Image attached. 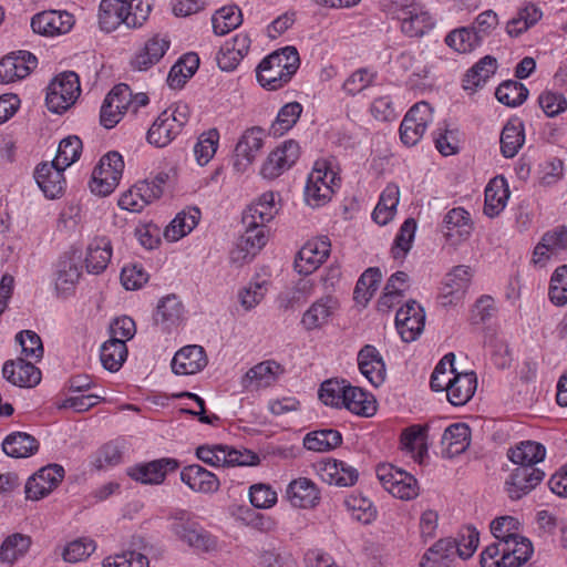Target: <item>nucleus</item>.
I'll return each instance as SVG.
<instances>
[{"mask_svg":"<svg viewBox=\"0 0 567 567\" xmlns=\"http://www.w3.org/2000/svg\"><path fill=\"white\" fill-rule=\"evenodd\" d=\"M454 359V354L449 353L436 364L431 375V388L436 392L445 391L449 402L460 406L473 398L477 379L474 372L457 373Z\"/></svg>","mask_w":567,"mask_h":567,"instance_id":"obj_1","label":"nucleus"},{"mask_svg":"<svg viewBox=\"0 0 567 567\" xmlns=\"http://www.w3.org/2000/svg\"><path fill=\"white\" fill-rule=\"evenodd\" d=\"M300 65L298 51L286 47L266 56L257 68V79L262 87L278 90L287 84Z\"/></svg>","mask_w":567,"mask_h":567,"instance_id":"obj_2","label":"nucleus"},{"mask_svg":"<svg viewBox=\"0 0 567 567\" xmlns=\"http://www.w3.org/2000/svg\"><path fill=\"white\" fill-rule=\"evenodd\" d=\"M339 182L330 163L324 159L317 161L305 186L306 204L312 208L324 206L331 200Z\"/></svg>","mask_w":567,"mask_h":567,"instance_id":"obj_3","label":"nucleus"},{"mask_svg":"<svg viewBox=\"0 0 567 567\" xmlns=\"http://www.w3.org/2000/svg\"><path fill=\"white\" fill-rule=\"evenodd\" d=\"M189 106L176 103L172 109L163 111L147 132V141L156 147L167 146L188 122Z\"/></svg>","mask_w":567,"mask_h":567,"instance_id":"obj_4","label":"nucleus"},{"mask_svg":"<svg viewBox=\"0 0 567 567\" xmlns=\"http://www.w3.org/2000/svg\"><path fill=\"white\" fill-rule=\"evenodd\" d=\"M172 530L179 542L197 554H210L219 549L218 538L184 514L174 518Z\"/></svg>","mask_w":567,"mask_h":567,"instance_id":"obj_5","label":"nucleus"},{"mask_svg":"<svg viewBox=\"0 0 567 567\" xmlns=\"http://www.w3.org/2000/svg\"><path fill=\"white\" fill-rule=\"evenodd\" d=\"M124 171V161L120 153L105 154L92 172L90 189L97 196H109L118 186Z\"/></svg>","mask_w":567,"mask_h":567,"instance_id":"obj_6","label":"nucleus"},{"mask_svg":"<svg viewBox=\"0 0 567 567\" xmlns=\"http://www.w3.org/2000/svg\"><path fill=\"white\" fill-rule=\"evenodd\" d=\"M196 456L210 466H255L260 462L259 456L252 451L236 450L220 444L198 446Z\"/></svg>","mask_w":567,"mask_h":567,"instance_id":"obj_7","label":"nucleus"},{"mask_svg":"<svg viewBox=\"0 0 567 567\" xmlns=\"http://www.w3.org/2000/svg\"><path fill=\"white\" fill-rule=\"evenodd\" d=\"M80 93L78 74L72 71L60 73L48 86L47 106L53 113H62L76 102Z\"/></svg>","mask_w":567,"mask_h":567,"instance_id":"obj_8","label":"nucleus"},{"mask_svg":"<svg viewBox=\"0 0 567 567\" xmlns=\"http://www.w3.org/2000/svg\"><path fill=\"white\" fill-rule=\"evenodd\" d=\"M377 477L384 489L396 498L410 501L420 493L416 478L392 464H380L377 467Z\"/></svg>","mask_w":567,"mask_h":567,"instance_id":"obj_9","label":"nucleus"},{"mask_svg":"<svg viewBox=\"0 0 567 567\" xmlns=\"http://www.w3.org/2000/svg\"><path fill=\"white\" fill-rule=\"evenodd\" d=\"M301 155L300 144L286 140L274 148L262 163L260 174L266 179H275L290 169Z\"/></svg>","mask_w":567,"mask_h":567,"instance_id":"obj_10","label":"nucleus"},{"mask_svg":"<svg viewBox=\"0 0 567 567\" xmlns=\"http://www.w3.org/2000/svg\"><path fill=\"white\" fill-rule=\"evenodd\" d=\"M331 252V241L327 236L309 239L298 251L293 267L299 275L309 276L320 268Z\"/></svg>","mask_w":567,"mask_h":567,"instance_id":"obj_11","label":"nucleus"},{"mask_svg":"<svg viewBox=\"0 0 567 567\" xmlns=\"http://www.w3.org/2000/svg\"><path fill=\"white\" fill-rule=\"evenodd\" d=\"M433 121V109L424 101L414 104L405 114L401 126V141L408 146L416 145Z\"/></svg>","mask_w":567,"mask_h":567,"instance_id":"obj_12","label":"nucleus"},{"mask_svg":"<svg viewBox=\"0 0 567 567\" xmlns=\"http://www.w3.org/2000/svg\"><path fill=\"white\" fill-rule=\"evenodd\" d=\"M268 230L257 225H248L230 251V261L236 266L250 262L266 246Z\"/></svg>","mask_w":567,"mask_h":567,"instance_id":"obj_13","label":"nucleus"},{"mask_svg":"<svg viewBox=\"0 0 567 567\" xmlns=\"http://www.w3.org/2000/svg\"><path fill=\"white\" fill-rule=\"evenodd\" d=\"M473 270L470 266L458 265L453 267L444 277L439 298L445 307L456 306L465 297Z\"/></svg>","mask_w":567,"mask_h":567,"instance_id":"obj_14","label":"nucleus"},{"mask_svg":"<svg viewBox=\"0 0 567 567\" xmlns=\"http://www.w3.org/2000/svg\"><path fill=\"white\" fill-rule=\"evenodd\" d=\"M132 91L126 84L115 85L101 106L100 121L105 128H113L131 107Z\"/></svg>","mask_w":567,"mask_h":567,"instance_id":"obj_15","label":"nucleus"},{"mask_svg":"<svg viewBox=\"0 0 567 567\" xmlns=\"http://www.w3.org/2000/svg\"><path fill=\"white\" fill-rule=\"evenodd\" d=\"M63 477L64 470L58 464L40 468L24 485L25 498L35 502L47 497L59 486Z\"/></svg>","mask_w":567,"mask_h":567,"instance_id":"obj_16","label":"nucleus"},{"mask_svg":"<svg viewBox=\"0 0 567 567\" xmlns=\"http://www.w3.org/2000/svg\"><path fill=\"white\" fill-rule=\"evenodd\" d=\"M82 257L72 250L62 255L54 266V286L59 293H69L78 285L82 275Z\"/></svg>","mask_w":567,"mask_h":567,"instance_id":"obj_17","label":"nucleus"},{"mask_svg":"<svg viewBox=\"0 0 567 567\" xmlns=\"http://www.w3.org/2000/svg\"><path fill=\"white\" fill-rule=\"evenodd\" d=\"M339 301L332 296L315 300L302 313L300 323L306 331H317L328 326L339 310Z\"/></svg>","mask_w":567,"mask_h":567,"instance_id":"obj_18","label":"nucleus"},{"mask_svg":"<svg viewBox=\"0 0 567 567\" xmlns=\"http://www.w3.org/2000/svg\"><path fill=\"white\" fill-rule=\"evenodd\" d=\"M425 324L423 308L415 301H408L395 316V327L404 342L416 340Z\"/></svg>","mask_w":567,"mask_h":567,"instance_id":"obj_19","label":"nucleus"},{"mask_svg":"<svg viewBox=\"0 0 567 567\" xmlns=\"http://www.w3.org/2000/svg\"><path fill=\"white\" fill-rule=\"evenodd\" d=\"M74 18L66 11L48 10L37 13L31 20L32 30L41 35L55 37L68 33Z\"/></svg>","mask_w":567,"mask_h":567,"instance_id":"obj_20","label":"nucleus"},{"mask_svg":"<svg viewBox=\"0 0 567 567\" xmlns=\"http://www.w3.org/2000/svg\"><path fill=\"white\" fill-rule=\"evenodd\" d=\"M262 146V131L258 127L246 130L235 147V169L240 173L246 172L252 165Z\"/></svg>","mask_w":567,"mask_h":567,"instance_id":"obj_21","label":"nucleus"},{"mask_svg":"<svg viewBox=\"0 0 567 567\" xmlns=\"http://www.w3.org/2000/svg\"><path fill=\"white\" fill-rule=\"evenodd\" d=\"M178 462L174 458H159L136 464L127 470L128 476L141 484H162L169 472L176 471Z\"/></svg>","mask_w":567,"mask_h":567,"instance_id":"obj_22","label":"nucleus"},{"mask_svg":"<svg viewBox=\"0 0 567 567\" xmlns=\"http://www.w3.org/2000/svg\"><path fill=\"white\" fill-rule=\"evenodd\" d=\"M37 66V58L28 51L11 53L0 60V83L9 84L27 78Z\"/></svg>","mask_w":567,"mask_h":567,"instance_id":"obj_23","label":"nucleus"},{"mask_svg":"<svg viewBox=\"0 0 567 567\" xmlns=\"http://www.w3.org/2000/svg\"><path fill=\"white\" fill-rule=\"evenodd\" d=\"M316 471L324 483L336 486H352L359 477L357 468L334 458L318 462Z\"/></svg>","mask_w":567,"mask_h":567,"instance_id":"obj_24","label":"nucleus"},{"mask_svg":"<svg viewBox=\"0 0 567 567\" xmlns=\"http://www.w3.org/2000/svg\"><path fill=\"white\" fill-rule=\"evenodd\" d=\"M473 221L467 210L455 207L447 212L443 221V234L450 245L465 241L472 234Z\"/></svg>","mask_w":567,"mask_h":567,"instance_id":"obj_25","label":"nucleus"},{"mask_svg":"<svg viewBox=\"0 0 567 567\" xmlns=\"http://www.w3.org/2000/svg\"><path fill=\"white\" fill-rule=\"evenodd\" d=\"M251 40L248 33L239 32L225 41L217 54V63L223 71L235 70L248 54Z\"/></svg>","mask_w":567,"mask_h":567,"instance_id":"obj_26","label":"nucleus"},{"mask_svg":"<svg viewBox=\"0 0 567 567\" xmlns=\"http://www.w3.org/2000/svg\"><path fill=\"white\" fill-rule=\"evenodd\" d=\"M208 363L203 347L190 344L179 349L172 360V370L177 375H193L200 372Z\"/></svg>","mask_w":567,"mask_h":567,"instance_id":"obj_27","label":"nucleus"},{"mask_svg":"<svg viewBox=\"0 0 567 567\" xmlns=\"http://www.w3.org/2000/svg\"><path fill=\"white\" fill-rule=\"evenodd\" d=\"M284 372L281 364L274 360H266L250 368L241 383L246 389H266L274 385Z\"/></svg>","mask_w":567,"mask_h":567,"instance_id":"obj_28","label":"nucleus"},{"mask_svg":"<svg viewBox=\"0 0 567 567\" xmlns=\"http://www.w3.org/2000/svg\"><path fill=\"white\" fill-rule=\"evenodd\" d=\"M567 249V228L547 231L534 249L533 262L544 267L553 257Z\"/></svg>","mask_w":567,"mask_h":567,"instance_id":"obj_29","label":"nucleus"},{"mask_svg":"<svg viewBox=\"0 0 567 567\" xmlns=\"http://www.w3.org/2000/svg\"><path fill=\"white\" fill-rule=\"evenodd\" d=\"M544 477L545 473L537 467H518L507 481L506 491L512 499H519L540 484Z\"/></svg>","mask_w":567,"mask_h":567,"instance_id":"obj_30","label":"nucleus"},{"mask_svg":"<svg viewBox=\"0 0 567 567\" xmlns=\"http://www.w3.org/2000/svg\"><path fill=\"white\" fill-rule=\"evenodd\" d=\"M63 171L64 168L55 165L53 161L37 166L34 172L35 182L48 198L54 199L63 194L65 187Z\"/></svg>","mask_w":567,"mask_h":567,"instance_id":"obj_31","label":"nucleus"},{"mask_svg":"<svg viewBox=\"0 0 567 567\" xmlns=\"http://www.w3.org/2000/svg\"><path fill=\"white\" fill-rule=\"evenodd\" d=\"M2 374L8 382L20 388H32L41 381L40 370L22 358L4 362Z\"/></svg>","mask_w":567,"mask_h":567,"instance_id":"obj_32","label":"nucleus"},{"mask_svg":"<svg viewBox=\"0 0 567 567\" xmlns=\"http://www.w3.org/2000/svg\"><path fill=\"white\" fill-rule=\"evenodd\" d=\"M171 47L166 35L155 34L147 39L132 60V65L138 71L147 70L158 63Z\"/></svg>","mask_w":567,"mask_h":567,"instance_id":"obj_33","label":"nucleus"},{"mask_svg":"<svg viewBox=\"0 0 567 567\" xmlns=\"http://www.w3.org/2000/svg\"><path fill=\"white\" fill-rule=\"evenodd\" d=\"M358 367L361 374L373 385H381L386 377V367L382 355L373 346H364L358 353Z\"/></svg>","mask_w":567,"mask_h":567,"instance_id":"obj_34","label":"nucleus"},{"mask_svg":"<svg viewBox=\"0 0 567 567\" xmlns=\"http://www.w3.org/2000/svg\"><path fill=\"white\" fill-rule=\"evenodd\" d=\"M286 498L293 507L312 508L320 501V492L310 478L298 477L288 484Z\"/></svg>","mask_w":567,"mask_h":567,"instance_id":"obj_35","label":"nucleus"},{"mask_svg":"<svg viewBox=\"0 0 567 567\" xmlns=\"http://www.w3.org/2000/svg\"><path fill=\"white\" fill-rule=\"evenodd\" d=\"M484 214L494 218L507 206L511 190L507 181L503 176L492 178L485 187Z\"/></svg>","mask_w":567,"mask_h":567,"instance_id":"obj_36","label":"nucleus"},{"mask_svg":"<svg viewBox=\"0 0 567 567\" xmlns=\"http://www.w3.org/2000/svg\"><path fill=\"white\" fill-rule=\"evenodd\" d=\"M181 480L196 493L212 494L219 488L217 476L197 464L184 467L181 472Z\"/></svg>","mask_w":567,"mask_h":567,"instance_id":"obj_37","label":"nucleus"},{"mask_svg":"<svg viewBox=\"0 0 567 567\" xmlns=\"http://www.w3.org/2000/svg\"><path fill=\"white\" fill-rule=\"evenodd\" d=\"M32 537L22 533L8 535L0 545V564L13 567L23 559L32 546Z\"/></svg>","mask_w":567,"mask_h":567,"instance_id":"obj_38","label":"nucleus"},{"mask_svg":"<svg viewBox=\"0 0 567 567\" xmlns=\"http://www.w3.org/2000/svg\"><path fill=\"white\" fill-rule=\"evenodd\" d=\"M156 193L157 190L154 187H148L146 182L140 181L121 194L117 204L123 210L138 213L157 200L154 197Z\"/></svg>","mask_w":567,"mask_h":567,"instance_id":"obj_39","label":"nucleus"},{"mask_svg":"<svg viewBox=\"0 0 567 567\" xmlns=\"http://www.w3.org/2000/svg\"><path fill=\"white\" fill-rule=\"evenodd\" d=\"M435 25L432 16L422 7H411L403 11L401 31L410 38H420Z\"/></svg>","mask_w":567,"mask_h":567,"instance_id":"obj_40","label":"nucleus"},{"mask_svg":"<svg viewBox=\"0 0 567 567\" xmlns=\"http://www.w3.org/2000/svg\"><path fill=\"white\" fill-rule=\"evenodd\" d=\"M113 247L111 240L105 237H95L87 246L85 265L89 272L99 275L103 272L112 258Z\"/></svg>","mask_w":567,"mask_h":567,"instance_id":"obj_41","label":"nucleus"},{"mask_svg":"<svg viewBox=\"0 0 567 567\" xmlns=\"http://www.w3.org/2000/svg\"><path fill=\"white\" fill-rule=\"evenodd\" d=\"M279 210L277 195L272 192L261 194L249 207L244 219L248 225L262 227L274 219Z\"/></svg>","mask_w":567,"mask_h":567,"instance_id":"obj_42","label":"nucleus"},{"mask_svg":"<svg viewBox=\"0 0 567 567\" xmlns=\"http://www.w3.org/2000/svg\"><path fill=\"white\" fill-rule=\"evenodd\" d=\"M471 443V430L465 423L450 425L442 436V453L452 458L464 453Z\"/></svg>","mask_w":567,"mask_h":567,"instance_id":"obj_43","label":"nucleus"},{"mask_svg":"<svg viewBox=\"0 0 567 567\" xmlns=\"http://www.w3.org/2000/svg\"><path fill=\"white\" fill-rule=\"evenodd\" d=\"M346 393L342 408L349 412L362 417H371L377 413L378 402L373 394L351 384Z\"/></svg>","mask_w":567,"mask_h":567,"instance_id":"obj_44","label":"nucleus"},{"mask_svg":"<svg viewBox=\"0 0 567 567\" xmlns=\"http://www.w3.org/2000/svg\"><path fill=\"white\" fill-rule=\"evenodd\" d=\"M127 0H102L99 10V24L105 32L115 31L121 25L126 27Z\"/></svg>","mask_w":567,"mask_h":567,"instance_id":"obj_45","label":"nucleus"},{"mask_svg":"<svg viewBox=\"0 0 567 567\" xmlns=\"http://www.w3.org/2000/svg\"><path fill=\"white\" fill-rule=\"evenodd\" d=\"M349 515L357 522L369 525L377 519L378 511L373 502L361 493L353 492L343 499Z\"/></svg>","mask_w":567,"mask_h":567,"instance_id":"obj_46","label":"nucleus"},{"mask_svg":"<svg viewBox=\"0 0 567 567\" xmlns=\"http://www.w3.org/2000/svg\"><path fill=\"white\" fill-rule=\"evenodd\" d=\"M504 567H520L533 555L534 548L530 540L523 535L517 539L501 543Z\"/></svg>","mask_w":567,"mask_h":567,"instance_id":"obj_47","label":"nucleus"},{"mask_svg":"<svg viewBox=\"0 0 567 567\" xmlns=\"http://www.w3.org/2000/svg\"><path fill=\"white\" fill-rule=\"evenodd\" d=\"M3 452L11 457H30L39 450L38 440L25 432H13L2 442Z\"/></svg>","mask_w":567,"mask_h":567,"instance_id":"obj_48","label":"nucleus"},{"mask_svg":"<svg viewBox=\"0 0 567 567\" xmlns=\"http://www.w3.org/2000/svg\"><path fill=\"white\" fill-rule=\"evenodd\" d=\"M395 64L399 70L408 74V79L412 84H417L426 79L431 72L427 59L422 53L402 52L398 56Z\"/></svg>","mask_w":567,"mask_h":567,"instance_id":"obj_49","label":"nucleus"},{"mask_svg":"<svg viewBox=\"0 0 567 567\" xmlns=\"http://www.w3.org/2000/svg\"><path fill=\"white\" fill-rule=\"evenodd\" d=\"M497 61L491 55L482 58L465 74L463 87L466 91L475 92L495 74Z\"/></svg>","mask_w":567,"mask_h":567,"instance_id":"obj_50","label":"nucleus"},{"mask_svg":"<svg viewBox=\"0 0 567 567\" xmlns=\"http://www.w3.org/2000/svg\"><path fill=\"white\" fill-rule=\"evenodd\" d=\"M200 212L196 207L188 208L176 215L164 231L166 240L175 243L188 235L198 224Z\"/></svg>","mask_w":567,"mask_h":567,"instance_id":"obj_51","label":"nucleus"},{"mask_svg":"<svg viewBox=\"0 0 567 567\" xmlns=\"http://www.w3.org/2000/svg\"><path fill=\"white\" fill-rule=\"evenodd\" d=\"M409 288V275L404 271H396L389 278L384 287V292L379 300V308L382 311H389L401 300Z\"/></svg>","mask_w":567,"mask_h":567,"instance_id":"obj_52","label":"nucleus"},{"mask_svg":"<svg viewBox=\"0 0 567 567\" xmlns=\"http://www.w3.org/2000/svg\"><path fill=\"white\" fill-rule=\"evenodd\" d=\"M546 449L535 441H524L508 451L509 460L519 467L532 466L544 461Z\"/></svg>","mask_w":567,"mask_h":567,"instance_id":"obj_53","label":"nucleus"},{"mask_svg":"<svg viewBox=\"0 0 567 567\" xmlns=\"http://www.w3.org/2000/svg\"><path fill=\"white\" fill-rule=\"evenodd\" d=\"M401 446L417 463L427 454L426 434L422 426L412 425L401 434Z\"/></svg>","mask_w":567,"mask_h":567,"instance_id":"obj_54","label":"nucleus"},{"mask_svg":"<svg viewBox=\"0 0 567 567\" xmlns=\"http://www.w3.org/2000/svg\"><path fill=\"white\" fill-rule=\"evenodd\" d=\"M399 200V187L394 184H389L383 189L379 203L372 213L373 220L379 225H386L390 220L393 219L396 213Z\"/></svg>","mask_w":567,"mask_h":567,"instance_id":"obj_55","label":"nucleus"},{"mask_svg":"<svg viewBox=\"0 0 567 567\" xmlns=\"http://www.w3.org/2000/svg\"><path fill=\"white\" fill-rule=\"evenodd\" d=\"M525 142L524 125L518 120L506 123L501 134V151L507 157H514Z\"/></svg>","mask_w":567,"mask_h":567,"instance_id":"obj_56","label":"nucleus"},{"mask_svg":"<svg viewBox=\"0 0 567 567\" xmlns=\"http://www.w3.org/2000/svg\"><path fill=\"white\" fill-rule=\"evenodd\" d=\"M342 443V435L337 430H320L308 433L303 439V446L308 451L326 453L337 449Z\"/></svg>","mask_w":567,"mask_h":567,"instance_id":"obj_57","label":"nucleus"},{"mask_svg":"<svg viewBox=\"0 0 567 567\" xmlns=\"http://www.w3.org/2000/svg\"><path fill=\"white\" fill-rule=\"evenodd\" d=\"M454 555V543L440 539L423 555L420 567H450Z\"/></svg>","mask_w":567,"mask_h":567,"instance_id":"obj_58","label":"nucleus"},{"mask_svg":"<svg viewBox=\"0 0 567 567\" xmlns=\"http://www.w3.org/2000/svg\"><path fill=\"white\" fill-rule=\"evenodd\" d=\"M127 358V347L116 339H109L101 346L100 359L102 365L110 372L121 369Z\"/></svg>","mask_w":567,"mask_h":567,"instance_id":"obj_59","label":"nucleus"},{"mask_svg":"<svg viewBox=\"0 0 567 567\" xmlns=\"http://www.w3.org/2000/svg\"><path fill=\"white\" fill-rule=\"evenodd\" d=\"M302 110V105L298 102L285 104L270 125V134L275 137H280L288 133L300 118Z\"/></svg>","mask_w":567,"mask_h":567,"instance_id":"obj_60","label":"nucleus"},{"mask_svg":"<svg viewBox=\"0 0 567 567\" xmlns=\"http://www.w3.org/2000/svg\"><path fill=\"white\" fill-rule=\"evenodd\" d=\"M213 31L216 35H225L243 23V13L237 6H225L212 17Z\"/></svg>","mask_w":567,"mask_h":567,"instance_id":"obj_61","label":"nucleus"},{"mask_svg":"<svg viewBox=\"0 0 567 567\" xmlns=\"http://www.w3.org/2000/svg\"><path fill=\"white\" fill-rule=\"evenodd\" d=\"M382 279V274L379 268H369L367 269L361 277L359 278L355 289H354V299L360 305H367L369 300L373 297L375 291L379 288V285Z\"/></svg>","mask_w":567,"mask_h":567,"instance_id":"obj_62","label":"nucleus"},{"mask_svg":"<svg viewBox=\"0 0 567 567\" xmlns=\"http://www.w3.org/2000/svg\"><path fill=\"white\" fill-rule=\"evenodd\" d=\"M219 145V133L216 128H210L198 136L194 146L196 162L200 166L207 165L215 156Z\"/></svg>","mask_w":567,"mask_h":567,"instance_id":"obj_63","label":"nucleus"},{"mask_svg":"<svg viewBox=\"0 0 567 567\" xmlns=\"http://www.w3.org/2000/svg\"><path fill=\"white\" fill-rule=\"evenodd\" d=\"M445 43L458 53H470L481 44V41L472 28L462 27L451 31L445 38Z\"/></svg>","mask_w":567,"mask_h":567,"instance_id":"obj_64","label":"nucleus"}]
</instances>
